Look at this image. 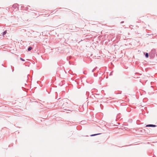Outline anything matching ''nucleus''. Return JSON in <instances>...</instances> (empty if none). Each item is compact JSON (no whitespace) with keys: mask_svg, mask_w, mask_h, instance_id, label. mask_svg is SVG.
Here are the masks:
<instances>
[{"mask_svg":"<svg viewBox=\"0 0 157 157\" xmlns=\"http://www.w3.org/2000/svg\"><path fill=\"white\" fill-rule=\"evenodd\" d=\"M123 21H122L121 22V23H123Z\"/></svg>","mask_w":157,"mask_h":157,"instance_id":"7","label":"nucleus"},{"mask_svg":"<svg viewBox=\"0 0 157 157\" xmlns=\"http://www.w3.org/2000/svg\"><path fill=\"white\" fill-rule=\"evenodd\" d=\"M99 134H94V135H91L90 136H95V135H99Z\"/></svg>","mask_w":157,"mask_h":157,"instance_id":"4","label":"nucleus"},{"mask_svg":"<svg viewBox=\"0 0 157 157\" xmlns=\"http://www.w3.org/2000/svg\"><path fill=\"white\" fill-rule=\"evenodd\" d=\"M32 49V47H29V48H28V51H30Z\"/></svg>","mask_w":157,"mask_h":157,"instance_id":"2","label":"nucleus"},{"mask_svg":"<svg viewBox=\"0 0 157 157\" xmlns=\"http://www.w3.org/2000/svg\"><path fill=\"white\" fill-rule=\"evenodd\" d=\"M20 59L22 61H25V60L24 59H22V58H20Z\"/></svg>","mask_w":157,"mask_h":157,"instance_id":"6","label":"nucleus"},{"mask_svg":"<svg viewBox=\"0 0 157 157\" xmlns=\"http://www.w3.org/2000/svg\"><path fill=\"white\" fill-rule=\"evenodd\" d=\"M155 126H156L155 125H153V124H148V125H147L146 126V127H155Z\"/></svg>","mask_w":157,"mask_h":157,"instance_id":"1","label":"nucleus"},{"mask_svg":"<svg viewBox=\"0 0 157 157\" xmlns=\"http://www.w3.org/2000/svg\"><path fill=\"white\" fill-rule=\"evenodd\" d=\"M15 5H13V6H14Z\"/></svg>","mask_w":157,"mask_h":157,"instance_id":"8","label":"nucleus"},{"mask_svg":"<svg viewBox=\"0 0 157 157\" xmlns=\"http://www.w3.org/2000/svg\"><path fill=\"white\" fill-rule=\"evenodd\" d=\"M6 31H5L3 33V35H5V34H6Z\"/></svg>","mask_w":157,"mask_h":157,"instance_id":"5","label":"nucleus"},{"mask_svg":"<svg viewBox=\"0 0 157 157\" xmlns=\"http://www.w3.org/2000/svg\"><path fill=\"white\" fill-rule=\"evenodd\" d=\"M145 56L146 57H148V54L147 53H146L145 54Z\"/></svg>","mask_w":157,"mask_h":157,"instance_id":"3","label":"nucleus"}]
</instances>
